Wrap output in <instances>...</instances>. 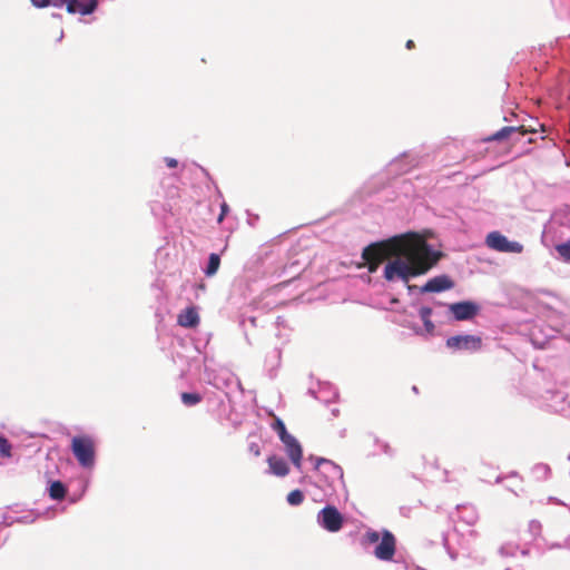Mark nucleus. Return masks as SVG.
Here are the masks:
<instances>
[{"label":"nucleus","mask_w":570,"mask_h":570,"mask_svg":"<svg viewBox=\"0 0 570 570\" xmlns=\"http://www.w3.org/2000/svg\"><path fill=\"white\" fill-rule=\"evenodd\" d=\"M440 255L433 252L426 240L415 233L391 237L366 246L362 252L370 273H375L386 259L384 278H396L407 283L411 277L423 275L438 262Z\"/></svg>","instance_id":"obj_1"},{"label":"nucleus","mask_w":570,"mask_h":570,"mask_svg":"<svg viewBox=\"0 0 570 570\" xmlns=\"http://www.w3.org/2000/svg\"><path fill=\"white\" fill-rule=\"evenodd\" d=\"M533 129H528L524 126H505L497 132L482 139L483 142H502L503 153L509 154L512 147L520 141V138L528 132H533Z\"/></svg>","instance_id":"obj_2"},{"label":"nucleus","mask_w":570,"mask_h":570,"mask_svg":"<svg viewBox=\"0 0 570 570\" xmlns=\"http://www.w3.org/2000/svg\"><path fill=\"white\" fill-rule=\"evenodd\" d=\"M71 451L79 464L91 468L95 463V442L90 436H75L71 441Z\"/></svg>","instance_id":"obj_3"},{"label":"nucleus","mask_w":570,"mask_h":570,"mask_svg":"<svg viewBox=\"0 0 570 570\" xmlns=\"http://www.w3.org/2000/svg\"><path fill=\"white\" fill-rule=\"evenodd\" d=\"M445 344L453 351H466L474 353L482 348L483 341L481 336L464 334L449 337Z\"/></svg>","instance_id":"obj_4"},{"label":"nucleus","mask_w":570,"mask_h":570,"mask_svg":"<svg viewBox=\"0 0 570 570\" xmlns=\"http://www.w3.org/2000/svg\"><path fill=\"white\" fill-rule=\"evenodd\" d=\"M485 244L489 248L501 253H521L523 246L519 242H511L499 232H491L487 235Z\"/></svg>","instance_id":"obj_5"},{"label":"nucleus","mask_w":570,"mask_h":570,"mask_svg":"<svg viewBox=\"0 0 570 570\" xmlns=\"http://www.w3.org/2000/svg\"><path fill=\"white\" fill-rule=\"evenodd\" d=\"M318 523L330 532H337L342 529L344 519L334 505H326L317 515Z\"/></svg>","instance_id":"obj_6"},{"label":"nucleus","mask_w":570,"mask_h":570,"mask_svg":"<svg viewBox=\"0 0 570 570\" xmlns=\"http://www.w3.org/2000/svg\"><path fill=\"white\" fill-rule=\"evenodd\" d=\"M52 6L60 8L66 4L69 13L87 16L92 13L98 6V0H53Z\"/></svg>","instance_id":"obj_7"},{"label":"nucleus","mask_w":570,"mask_h":570,"mask_svg":"<svg viewBox=\"0 0 570 570\" xmlns=\"http://www.w3.org/2000/svg\"><path fill=\"white\" fill-rule=\"evenodd\" d=\"M377 559L390 561L395 554V538L390 531H384L381 542L374 550Z\"/></svg>","instance_id":"obj_8"},{"label":"nucleus","mask_w":570,"mask_h":570,"mask_svg":"<svg viewBox=\"0 0 570 570\" xmlns=\"http://www.w3.org/2000/svg\"><path fill=\"white\" fill-rule=\"evenodd\" d=\"M285 446V451L292 463L297 468L301 469L302 466V458H303V450L302 445L297 441V439L288 434L283 440H281Z\"/></svg>","instance_id":"obj_9"},{"label":"nucleus","mask_w":570,"mask_h":570,"mask_svg":"<svg viewBox=\"0 0 570 570\" xmlns=\"http://www.w3.org/2000/svg\"><path fill=\"white\" fill-rule=\"evenodd\" d=\"M456 321H468L473 318L479 311L476 304L472 302H459L449 306Z\"/></svg>","instance_id":"obj_10"},{"label":"nucleus","mask_w":570,"mask_h":570,"mask_svg":"<svg viewBox=\"0 0 570 570\" xmlns=\"http://www.w3.org/2000/svg\"><path fill=\"white\" fill-rule=\"evenodd\" d=\"M454 287V282L448 275H440L429 279L422 287V293H439Z\"/></svg>","instance_id":"obj_11"},{"label":"nucleus","mask_w":570,"mask_h":570,"mask_svg":"<svg viewBox=\"0 0 570 570\" xmlns=\"http://www.w3.org/2000/svg\"><path fill=\"white\" fill-rule=\"evenodd\" d=\"M178 325L186 328H194L199 324V315L196 307H187L177 316Z\"/></svg>","instance_id":"obj_12"},{"label":"nucleus","mask_w":570,"mask_h":570,"mask_svg":"<svg viewBox=\"0 0 570 570\" xmlns=\"http://www.w3.org/2000/svg\"><path fill=\"white\" fill-rule=\"evenodd\" d=\"M315 469L326 476V479H335L342 476V469L326 459H317Z\"/></svg>","instance_id":"obj_13"},{"label":"nucleus","mask_w":570,"mask_h":570,"mask_svg":"<svg viewBox=\"0 0 570 570\" xmlns=\"http://www.w3.org/2000/svg\"><path fill=\"white\" fill-rule=\"evenodd\" d=\"M271 473L277 476H285L289 472V468L283 458L272 455L267 459Z\"/></svg>","instance_id":"obj_14"},{"label":"nucleus","mask_w":570,"mask_h":570,"mask_svg":"<svg viewBox=\"0 0 570 570\" xmlns=\"http://www.w3.org/2000/svg\"><path fill=\"white\" fill-rule=\"evenodd\" d=\"M420 317L423 322V325H424V328L426 331V333L429 334H432L434 332V324L433 322L431 321V315H432V308L431 307H428V306H423L420 308Z\"/></svg>","instance_id":"obj_15"},{"label":"nucleus","mask_w":570,"mask_h":570,"mask_svg":"<svg viewBox=\"0 0 570 570\" xmlns=\"http://www.w3.org/2000/svg\"><path fill=\"white\" fill-rule=\"evenodd\" d=\"M66 487L60 481H55L50 484L49 495L53 500H62L66 497Z\"/></svg>","instance_id":"obj_16"},{"label":"nucleus","mask_w":570,"mask_h":570,"mask_svg":"<svg viewBox=\"0 0 570 570\" xmlns=\"http://www.w3.org/2000/svg\"><path fill=\"white\" fill-rule=\"evenodd\" d=\"M180 399H181V402L184 403V405L194 406L202 402L203 396L196 392H194V393L183 392L180 394Z\"/></svg>","instance_id":"obj_17"},{"label":"nucleus","mask_w":570,"mask_h":570,"mask_svg":"<svg viewBox=\"0 0 570 570\" xmlns=\"http://www.w3.org/2000/svg\"><path fill=\"white\" fill-rule=\"evenodd\" d=\"M219 265H220V258L217 254L215 253H212L209 255V259H208V265H207V268L205 271V274L207 276H213L216 274V272L218 271L219 268Z\"/></svg>","instance_id":"obj_18"},{"label":"nucleus","mask_w":570,"mask_h":570,"mask_svg":"<svg viewBox=\"0 0 570 570\" xmlns=\"http://www.w3.org/2000/svg\"><path fill=\"white\" fill-rule=\"evenodd\" d=\"M272 429L278 434L281 440L289 434L284 422L279 417H275V421L272 424Z\"/></svg>","instance_id":"obj_19"},{"label":"nucleus","mask_w":570,"mask_h":570,"mask_svg":"<svg viewBox=\"0 0 570 570\" xmlns=\"http://www.w3.org/2000/svg\"><path fill=\"white\" fill-rule=\"evenodd\" d=\"M557 253L564 262H570V239L556 246Z\"/></svg>","instance_id":"obj_20"},{"label":"nucleus","mask_w":570,"mask_h":570,"mask_svg":"<svg viewBox=\"0 0 570 570\" xmlns=\"http://www.w3.org/2000/svg\"><path fill=\"white\" fill-rule=\"evenodd\" d=\"M304 501V494L301 490H293L287 494V502L291 505H299Z\"/></svg>","instance_id":"obj_21"},{"label":"nucleus","mask_w":570,"mask_h":570,"mask_svg":"<svg viewBox=\"0 0 570 570\" xmlns=\"http://www.w3.org/2000/svg\"><path fill=\"white\" fill-rule=\"evenodd\" d=\"M380 540V533L376 531H367L363 537L364 544H373Z\"/></svg>","instance_id":"obj_22"},{"label":"nucleus","mask_w":570,"mask_h":570,"mask_svg":"<svg viewBox=\"0 0 570 570\" xmlns=\"http://www.w3.org/2000/svg\"><path fill=\"white\" fill-rule=\"evenodd\" d=\"M11 445L7 439L0 436V453L3 456H10Z\"/></svg>","instance_id":"obj_23"},{"label":"nucleus","mask_w":570,"mask_h":570,"mask_svg":"<svg viewBox=\"0 0 570 570\" xmlns=\"http://www.w3.org/2000/svg\"><path fill=\"white\" fill-rule=\"evenodd\" d=\"M228 212H229V207H228V205L224 202V203L220 205V214H219V216H218V218H217V222H218L219 224L224 220V218H225V216L228 214Z\"/></svg>","instance_id":"obj_24"},{"label":"nucleus","mask_w":570,"mask_h":570,"mask_svg":"<svg viewBox=\"0 0 570 570\" xmlns=\"http://www.w3.org/2000/svg\"><path fill=\"white\" fill-rule=\"evenodd\" d=\"M53 0H31V3L36 8H46L51 4Z\"/></svg>","instance_id":"obj_25"},{"label":"nucleus","mask_w":570,"mask_h":570,"mask_svg":"<svg viewBox=\"0 0 570 570\" xmlns=\"http://www.w3.org/2000/svg\"><path fill=\"white\" fill-rule=\"evenodd\" d=\"M165 163H166L167 167H169V168H175L178 165V161L175 158H170V157H166Z\"/></svg>","instance_id":"obj_26"},{"label":"nucleus","mask_w":570,"mask_h":570,"mask_svg":"<svg viewBox=\"0 0 570 570\" xmlns=\"http://www.w3.org/2000/svg\"><path fill=\"white\" fill-rule=\"evenodd\" d=\"M249 450H250V452H253V453H254V455H255V456L261 455V449H259V445H258V444H256V443H252V444L249 445Z\"/></svg>","instance_id":"obj_27"},{"label":"nucleus","mask_w":570,"mask_h":570,"mask_svg":"<svg viewBox=\"0 0 570 570\" xmlns=\"http://www.w3.org/2000/svg\"><path fill=\"white\" fill-rule=\"evenodd\" d=\"M405 47L409 50L413 49L415 47L414 41L413 40H407Z\"/></svg>","instance_id":"obj_28"},{"label":"nucleus","mask_w":570,"mask_h":570,"mask_svg":"<svg viewBox=\"0 0 570 570\" xmlns=\"http://www.w3.org/2000/svg\"><path fill=\"white\" fill-rule=\"evenodd\" d=\"M407 288H409L410 291H412L413 288H415V286H414V285H409V286H407Z\"/></svg>","instance_id":"obj_29"}]
</instances>
